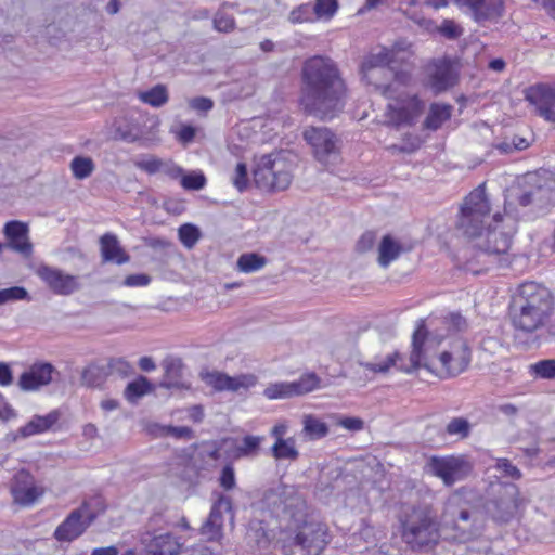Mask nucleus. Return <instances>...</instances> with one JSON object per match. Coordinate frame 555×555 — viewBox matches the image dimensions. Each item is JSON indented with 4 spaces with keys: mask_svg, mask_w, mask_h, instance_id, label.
Returning <instances> with one entry per match:
<instances>
[{
    "mask_svg": "<svg viewBox=\"0 0 555 555\" xmlns=\"http://www.w3.org/2000/svg\"><path fill=\"white\" fill-rule=\"evenodd\" d=\"M375 88L384 98L390 100L386 106V117L391 127L399 129L416 124L425 109V103L417 94L400 93L397 95L391 83L375 85Z\"/></svg>",
    "mask_w": 555,
    "mask_h": 555,
    "instance_id": "4",
    "label": "nucleus"
},
{
    "mask_svg": "<svg viewBox=\"0 0 555 555\" xmlns=\"http://www.w3.org/2000/svg\"><path fill=\"white\" fill-rule=\"evenodd\" d=\"M343 483V470L339 467L321 472L315 485V494L321 500H327L338 494Z\"/></svg>",
    "mask_w": 555,
    "mask_h": 555,
    "instance_id": "26",
    "label": "nucleus"
},
{
    "mask_svg": "<svg viewBox=\"0 0 555 555\" xmlns=\"http://www.w3.org/2000/svg\"><path fill=\"white\" fill-rule=\"evenodd\" d=\"M232 183L240 193H243L247 190L249 185V178L248 168L245 163H237L234 171V177L232 179Z\"/></svg>",
    "mask_w": 555,
    "mask_h": 555,
    "instance_id": "55",
    "label": "nucleus"
},
{
    "mask_svg": "<svg viewBox=\"0 0 555 555\" xmlns=\"http://www.w3.org/2000/svg\"><path fill=\"white\" fill-rule=\"evenodd\" d=\"M455 227L461 235L469 240L482 235L486 229V181L464 197Z\"/></svg>",
    "mask_w": 555,
    "mask_h": 555,
    "instance_id": "6",
    "label": "nucleus"
},
{
    "mask_svg": "<svg viewBox=\"0 0 555 555\" xmlns=\"http://www.w3.org/2000/svg\"><path fill=\"white\" fill-rule=\"evenodd\" d=\"M181 544L172 533H162L152 539L147 546V555H177Z\"/></svg>",
    "mask_w": 555,
    "mask_h": 555,
    "instance_id": "28",
    "label": "nucleus"
},
{
    "mask_svg": "<svg viewBox=\"0 0 555 555\" xmlns=\"http://www.w3.org/2000/svg\"><path fill=\"white\" fill-rule=\"evenodd\" d=\"M218 481L225 491L233 490L236 487V477L232 464H227L222 467Z\"/></svg>",
    "mask_w": 555,
    "mask_h": 555,
    "instance_id": "61",
    "label": "nucleus"
},
{
    "mask_svg": "<svg viewBox=\"0 0 555 555\" xmlns=\"http://www.w3.org/2000/svg\"><path fill=\"white\" fill-rule=\"evenodd\" d=\"M263 396L268 400H280L296 397L292 382H278L269 384Z\"/></svg>",
    "mask_w": 555,
    "mask_h": 555,
    "instance_id": "42",
    "label": "nucleus"
},
{
    "mask_svg": "<svg viewBox=\"0 0 555 555\" xmlns=\"http://www.w3.org/2000/svg\"><path fill=\"white\" fill-rule=\"evenodd\" d=\"M28 225L18 220H11L4 224L3 233L11 249L28 258L33 254V244L28 238Z\"/></svg>",
    "mask_w": 555,
    "mask_h": 555,
    "instance_id": "21",
    "label": "nucleus"
},
{
    "mask_svg": "<svg viewBox=\"0 0 555 555\" xmlns=\"http://www.w3.org/2000/svg\"><path fill=\"white\" fill-rule=\"evenodd\" d=\"M43 492L42 488L35 485L34 477L28 472L22 469L14 476L11 493L15 503L30 506Z\"/></svg>",
    "mask_w": 555,
    "mask_h": 555,
    "instance_id": "20",
    "label": "nucleus"
},
{
    "mask_svg": "<svg viewBox=\"0 0 555 555\" xmlns=\"http://www.w3.org/2000/svg\"><path fill=\"white\" fill-rule=\"evenodd\" d=\"M100 249L103 262L121 266L130 261V256L113 233H105L100 237Z\"/></svg>",
    "mask_w": 555,
    "mask_h": 555,
    "instance_id": "25",
    "label": "nucleus"
},
{
    "mask_svg": "<svg viewBox=\"0 0 555 555\" xmlns=\"http://www.w3.org/2000/svg\"><path fill=\"white\" fill-rule=\"evenodd\" d=\"M284 490V483H279L275 487L268 489L262 498V504L276 517L283 516L285 513L284 496L289 492Z\"/></svg>",
    "mask_w": 555,
    "mask_h": 555,
    "instance_id": "32",
    "label": "nucleus"
},
{
    "mask_svg": "<svg viewBox=\"0 0 555 555\" xmlns=\"http://www.w3.org/2000/svg\"><path fill=\"white\" fill-rule=\"evenodd\" d=\"M59 376L60 372L51 362L35 361L20 375L17 386L22 391L35 392L50 385Z\"/></svg>",
    "mask_w": 555,
    "mask_h": 555,
    "instance_id": "13",
    "label": "nucleus"
},
{
    "mask_svg": "<svg viewBox=\"0 0 555 555\" xmlns=\"http://www.w3.org/2000/svg\"><path fill=\"white\" fill-rule=\"evenodd\" d=\"M284 555H320L330 542L327 526L320 521H302L283 530L279 539Z\"/></svg>",
    "mask_w": 555,
    "mask_h": 555,
    "instance_id": "3",
    "label": "nucleus"
},
{
    "mask_svg": "<svg viewBox=\"0 0 555 555\" xmlns=\"http://www.w3.org/2000/svg\"><path fill=\"white\" fill-rule=\"evenodd\" d=\"M304 433L310 440H319L328 434V426L320 418L307 415L304 418Z\"/></svg>",
    "mask_w": 555,
    "mask_h": 555,
    "instance_id": "41",
    "label": "nucleus"
},
{
    "mask_svg": "<svg viewBox=\"0 0 555 555\" xmlns=\"http://www.w3.org/2000/svg\"><path fill=\"white\" fill-rule=\"evenodd\" d=\"M202 380L216 392L231 391L237 392L240 390H248L253 388L258 378L254 374H240L230 376L227 373L218 371H206L201 373Z\"/></svg>",
    "mask_w": 555,
    "mask_h": 555,
    "instance_id": "15",
    "label": "nucleus"
},
{
    "mask_svg": "<svg viewBox=\"0 0 555 555\" xmlns=\"http://www.w3.org/2000/svg\"><path fill=\"white\" fill-rule=\"evenodd\" d=\"M292 383L296 396H302L321 388V378L314 372L304 373Z\"/></svg>",
    "mask_w": 555,
    "mask_h": 555,
    "instance_id": "40",
    "label": "nucleus"
},
{
    "mask_svg": "<svg viewBox=\"0 0 555 555\" xmlns=\"http://www.w3.org/2000/svg\"><path fill=\"white\" fill-rule=\"evenodd\" d=\"M403 248L400 242L395 240L390 234L382 237L378 245L377 262L382 268H388L389 264L399 258Z\"/></svg>",
    "mask_w": 555,
    "mask_h": 555,
    "instance_id": "30",
    "label": "nucleus"
},
{
    "mask_svg": "<svg viewBox=\"0 0 555 555\" xmlns=\"http://www.w3.org/2000/svg\"><path fill=\"white\" fill-rule=\"evenodd\" d=\"M206 182V177L202 171L183 172L180 180L181 186L186 191H199L205 188Z\"/></svg>",
    "mask_w": 555,
    "mask_h": 555,
    "instance_id": "50",
    "label": "nucleus"
},
{
    "mask_svg": "<svg viewBox=\"0 0 555 555\" xmlns=\"http://www.w3.org/2000/svg\"><path fill=\"white\" fill-rule=\"evenodd\" d=\"M95 515L87 507L73 509L55 528L53 538L59 542L70 543L81 537L91 526Z\"/></svg>",
    "mask_w": 555,
    "mask_h": 555,
    "instance_id": "12",
    "label": "nucleus"
},
{
    "mask_svg": "<svg viewBox=\"0 0 555 555\" xmlns=\"http://www.w3.org/2000/svg\"><path fill=\"white\" fill-rule=\"evenodd\" d=\"M164 377L160 386L167 389H181L184 387L182 382L183 362L181 359L166 360L164 363Z\"/></svg>",
    "mask_w": 555,
    "mask_h": 555,
    "instance_id": "31",
    "label": "nucleus"
},
{
    "mask_svg": "<svg viewBox=\"0 0 555 555\" xmlns=\"http://www.w3.org/2000/svg\"><path fill=\"white\" fill-rule=\"evenodd\" d=\"M457 81V74L450 59L443 57L434 63V70L429 76V85L435 93L452 88Z\"/></svg>",
    "mask_w": 555,
    "mask_h": 555,
    "instance_id": "22",
    "label": "nucleus"
},
{
    "mask_svg": "<svg viewBox=\"0 0 555 555\" xmlns=\"http://www.w3.org/2000/svg\"><path fill=\"white\" fill-rule=\"evenodd\" d=\"M108 370L112 374L127 377L133 373V366L124 358H112L108 361Z\"/></svg>",
    "mask_w": 555,
    "mask_h": 555,
    "instance_id": "60",
    "label": "nucleus"
},
{
    "mask_svg": "<svg viewBox=\"0 0 555 555\" xmlns=\"http://www.w3.org/2000/svg\"><path fill=\"white\" fill-rule=\"evenodd\" d=\"M492 468L500 473L501 477L513 480H518L522 476L521 472L508 459H495V464Z\"/></svg>",
    "mask_w": 555,
    "mask_h": 555,
    "instance_id": "53",
    "label": "nucleus"
},
{
    "mask_svg": "<svg viewBox=\"0 0 555 555\" xmlns=\"http://www.w3.org/2000/svg\"><path fill=\"white\" fill-rule=\"evenodd\" d=\"M263 440L262 436L246 435L237 446L236 451L240 456L256 455Z\"/></svg>",
    "mask_w": 555,
    "mask_h": 555,
    "instance_id": "49",
    "label": "nucleus"
},
{
    "mask_svg": "<svg viewBox=\"0 0 555 555\" xmlns=\"http://www.w3.org/2000/svg\"><path fill=\"white\" fill-rule=\"evenodd\" d=\"M473 430V424L464 416L451 417L442 431V435L456 441L467 439Z\"/></svg>",
    "mask_w": 555,
    "mask_h": 555,
    "instance_id": "34",
    "label": "nucleus"
},
{
    "mask_svg": "<svg viewBox=\"0 0 555 555\" xmlns=\"http://www.w3.org/2000/svg\"><path fill=\"white\" fill-rule=\"evenodd\" d=\"M317 18L332 17L338 10L337 0H317L313 4Z\"/></svg>",
    "mask_w": 555,
    "mask_h": 555,
    "instance_id": "57",
    "label": "nucleus"
},
{
    "mask_svg": "<svg viewBox=\"0 0 555 555\" xmlns=\"http://www.w3.org/2000/svg\"><path fill=\"white\" fill-rule=\"evenodd\" d=\"M36 275L55 295L69 296L81 288L77 275L65 273L63 270L48 264L39 266Z\"/></svg>",
    "mask_w": 555,
    "mask_h": 555,
    "instance_id": "14",
    "label": "nucleus"
},
{
    "mask_svg": "<svg viewBox=\"0 0 555 555\" xmlns=\"http://www.w3.org/2000/svg\"><path fill=\"white\" fill-rule=\"evenodd\" d=\"M270 453L276 461L289 462L297 461L300 455L294 437H288L286 440L274 441L270 448Z\"/></svg>",
    "mask_w": 555,
    "mask_h": 555,
    "instance_id": "36",
    "label": "nucleus"
},
{
    "mask_svg": "<svg viewBox=\"0 0 555 555\" xmlns=\"http://www.w3.org/2000/svg\"><path fill=\"white\" fill-rule=\"evenodd\" d=\"M403 361V354H401L399 351H395L388 354L380 362H366L363 363L362 366L373 373H387L392 366H396L399 370L400 365H405Z\"/></svg>",
    "mask_w": 555,
    "mask_h": 555,
    "instance_id": "38",
    "label": "nucleus"
},
{
    "mask_svg": "<svg viewBox=\"0 0 555 555\" xmlns=\"http://www.w3.org/2000/svg\"><path fill=\"white\" fill-rule=\"evenodd\" d=\"M223 511L231 513L232 517L234 516L231 498L223 493H218L208 518L201 527V533L205 535L208 541H218L222 537Z\"/></svg>",
    "mask_w": 555,
    "mask_h": 555,
    "instance_id": "18",
    "label": "nucleus"
},
{
    "mask_svg": "<svg viewBox=\"0 0 555 555\" xmlns=\"http://www.w3.org/2000/svg\"><path fill=\"white\" fill-rule=\"evenodd\" d=\"M104 367L96 364H89L81 373V384L88 388H100L106 380Z\"/></svg>",
    "mask_w": 555,
    "mask_h": 555,
    "instance_id": "39",
    "label": "nucleus"
},
{
    "mask_svg": "<svg viewBox=\"0 0 555 555\" xmlns=\"http://www.w3.org/2000/svg\"><path fill=\"white\" fill-rule=\"evenodd\" d=\"M253 178L258 189L280 192L291 185L293 175L289 164L276 152L264 154L255 162Z\"/></svg>",
    "mask_w": 555,
    "mask_h": 555,
    "instance_id": "5",
    "label": "nucleus"
},
{
    "mask_svg": "<svg viewBox=\"0 0 555 555\" xmlns=\"http://www.w3.org/2000/svg\"><path fill=\"white\" fill-rule=\"evenodd\" d=\"M346 98L347 85L334 60L313 55L304 62L298 105L306 115L331 120L344 109Z\"/></svg>",
    "mask_w": 555,
    "mask_h": 555,
    "instance_id": "1",
    "label": "nucleus"
},
{
    "mask_svg": "<svg viewBox=\"0 0 555 555\" xmlns=\"http://www.w3.org/2000/svg\"><path fill=\"white\" fill-rule=\"evenodd\" d=\"M526 100L544 120L555 122V88L538 83L526 90Z\"/></svg>",
    "mask_w": 555,
    "mask_h": 555,
    "instance_id": "17",
    "label": "nucleus"
},
{
    "mask_svg": "<svg viewBox=\"0 0 555 555\" xmlns=\"http://www.w3.org/2000/svg\"><path fill=\"white\" fill-rule=\"evenodd\" d=\"M490 486L494 488L491 482ZM524 505L519 489L512 482L502 483L498 491L492 489V499L488 502V516L496 524H508L515 519Z\"/></svg>",
    "mask_w": 555,
    "mask_h": 555,
    "instance_id": "9",
    "label": "nucleus"
},
{
    "mask_svg": "<svg viewBox=\"0 0 555 555\" xmlns=\"http://www.w3.org/2000/svg\"><path fill=\"white\" fill-rule=\"evenodd\" d=\"M60 417L61 413L59 410H52L46 415H34L28 423L12 434V440L16 441L18 438L25 439L44 434L59 422Z\"/></svg>",
    "mask_w": 555,
    "mask_h": 555,
    "instance_id": "23",
    "label": "nucleus"
},
{
    "mask_svg": "<svg viewBox=\"0 0 555 555\" xmlns=\"http://www.w3.org/2000/svg\"><path fill=\"white\" fill-rule=\"evenodd\" d=\"M140 100L152 107H160L168 102V91L164 85H156L153 88L141 92Z\"/></svg>",
    "mask_w": 555,
    "mask_h": 555,
    "instance_id": "43",
    "label": "nucleus"
},
{
    "mask_svg": "<svg viewBox=\"0 0 555 555\" xmlns=\"http://www.w3.org/2000/svg\"><path fill=\"white\" fill-rule=\"evenodd\" d=\"M304 139L312 147L313 155L321 164H327L337 154L336 135L325 127H310L304 131Z\"/></svg>",
    "mask_w": 555,
    "mask_h": 555,
    "instance_id": "16",
    "label": "nucleus"
},
{
    "mask_svg": "<svg viewBox=\"0 0 555 555\" xmlns=\"http://www.w3.org/2000/svg\"><path fill=\"white\" fill-rule=\"evenodd\" d=\"M164 160L156 156L149 155L135 162V167L147 175H155L163 169Z\"/></svg>",
    "mask_w": 555,
    "mask_h": 555,
    "instance_id": "56",
    "label": "nucleus"
},
{
    "mask_svg": "<svg viewBox=\"0 0 555 555\" xmlns=\"http://www.w3.org/2000/svg\"><path fill=\"white\" fill-rule=\"evenodd\" d=\"M439 361L441 363L440 377H453L461 374L469 364L470 353L469 349L465 344H462V354L455 358L452 352L443 351Z\"/></svg>",
    "mask_w": 555,
    "mask_h": 555,
    "instance_id": "27",
    "label": "nucleus"
},
{
    "mask_svg": "<svg viewBox=\"0 0 555 555\" xmlns=\"http://www.w3.org/2000/svg\"><path fill=\"white\" fill-rule=\"evenodd\" d=\"M115 138L127 143H135L142 139L140 127L132 122H115Z\"/></svg>",
    "mask_w": 555,
    "mask_h": 555,
    "instance_id": "44",
    "label": "nucleus"
},
{
    "mask_svg": "<svg viewBox=\"0 0 555 555\" xmlns=\"http://www.w3.org/2000/svg\"><path fill=\"white\" fill-rule=\"evenodd\" d=\"M214 27L221 33H229L235 27V20L232 15L223 12L222 9L218 10L214 17Z\"/></svg>",
    "mask_w": 555,
    "mask_h": 555,
    "instance_id": "58",
    "label": "nucleus"
},
{
    "mask_svg": "<svg viewBox=\"0 0 555 555\" xmlns=\"http://www.w3.org/2000/svg\"><path fill=\"white\" fill-rule=\"evenodd\" d=\"M267 263V258L257 253L242 254L236 262L237 270L243 273H253L262 269Z\"/></svg>",
    "mask_w": 555,
    "mask_h": 555,
    "instance_id": "37",
    "label": "nucleus"
},
{
    "mask_svg": "<svg viewBox=\"0 0 555 555\" xmlns=\"http://www.w3.org/2000/svg\"><path fill=\"white\" fill-rule=\"evenodd\" d=\"M154 385L147 377L140 375L133 380L129 382L125 388L124 396L130 403H137L142 397L152 392Z\"/></svg>",
    "mask_w": 555,
    "mask_h": 555,
    "instance_id": "35",
    "label": "nucleus"
},
{
    "mask_svg": "<svg viewBox=\"0 0 555 555\" xmlns=\"http://www.w3.org/2000/svg\"><path fill=\"white\" fill-rule=\"evenodd\" d=\"M427 467L447 487L466 479L474 469L473 462L466 454L434 455L427 462Z\"/></svg>",
    "mask_w": 555,
    "mask_h": 555,
    "instance_id": "10",
    "label": "nucleus"
},
{
    "mask_svg": "<svg viewBox=\"0 0 555 555\" xmlns=\"http://www.w3.org/2000/svg\"><path fill=\"white\" fill-rule=\"evenodd\" d=\"M189 107L198 114H206L214 107V101L207 96H195L189 101Z\"/></svg>",
    "mask_w": 555,
    "mask_h": 555,
    "instance_id": "62",
    "label": "nucleus"
},
{
    "mask_svg": "<svg viewBox=\"0 0 555 555\" xmlns=\"http://www.w3.org/2000/svg\"><path fill=\"white\" fill-rule=\"evenodd\" d=\"M552 308L551 292L534 281H527L518 285L508 306L513 326L524 333H532L544 326Z\"/></svg>",
    "mask_w": 555,
    "mask_h": 555,
    "instance_id": "2",
    "label": "nucleus"
},
{
    "mask_svg": "<svg viewBox=\"0 0 555 555\" xmlns=\"http://www.w3.org/2000/svg\"><path fill=\"white\" fill-rule=\"evenodd\" d=\"M453 107L444 103H431L428 115L426 116L423 127L430 131H437L452 116Z\"/></svg>",
    "mask_w": 555,
    "mask_h": 555,
    "instance_id": "29",
    "label": "nucleus"
},
{
    "mask_svg": "<svg viewBox=\"0 0 555 555\" xmlns=\"http://www.w3.org/2000/svg\"><path fill=\"white\" fill-rule=\"evenodd\" d=\"M405 40H398L391 47H380L378 52H372L365 55L360 65V74L362 80L367 83L371 81V72L377 68L389 67L391 64L401 62L400 53H404L409 49Z\"/></svg>",
    "mask_w": 555,
    "mask_h": 555,
    "instance_id": "11",
    "label": "nucleus"
},
{
    "mask_svg": "<svg viewBox=\"0 0 555 555\" xmlns=\"http://www.w3.org/2000/svg\"><path fill=\"white\" fill-rule=\"evenodd\" d=\"M530 373L543 379H555V359L541 360L531 364Z\"/></svg>",
    "mask_w": 555,
    "mask_h": 555,
    "instance_id": "52",
    "label": "nucleus"
},
{
    "mask_svg": "<svg viewBox=\"0 0 555 555\" xmlns=\"http://www.w3.org/2000/svg\"><path fill=\"white\" fill-rule=\"evenodd\" d=\"M423 140L417 134L408 133L403 137L401 144L392 145L395 151L412 154L421 149Z\"/></svg>",
    "mask_w": 555,
    "mask_h": 555,
    "instance_id": "54",
    "label": "nucleus"
},
{
    "mask_svg": "<svg viewBox=\"0 0 555 555\" xmlns=\"http://www.w3.org/2000/svg\"><path fill=\"white\" fill-rule=\"evenodd\" d=\"M286 489L289 493L284 496V503L286 506L283 516H287L289 518L304 516L306 511V501L299 492V489L296 486L284 483V490Z\"/></svg>",
    "mask_w": 555,
    "mask_h": 555,
    "instance_id": "33",
    "label": "nucleus"
},
{
    "mask_svg": "<svg viewBox=\"0 0 555 555\" xmlns=\"http://www.w3.org/2000/svg\"><path fill=\"white\" fill-rule=\"evenodd\" d=\"M70 169L76 179L83 180L93 172L94 163L90 157L75 156L70 162Z\"/></svg>",
    "mask_w": 555,
    "mask_h": 555,
    "instance_id": "46",
    "label": "nucleus"
},
{
    "mask_svg": "<svg viewBox=\"0 0 555 555\" xmlns=\"http://www.w3.org/2000/svg\"><path fill=\"white\" fill-rule=\"evenodd\" d=\"M459 8L470 14L479 24L486 22V0H454Z\"/></svg>",
    "mask_w": 555,
    "mask_h": 555,
    "instance_id": "45",
    "label": "nucleus"
},
{
    "mask_svg": "<svg viewBox=\"0 0 555 555\" xmlns=\"http://www.w3.org/2000/svg\"><path fill=\"white\" fill-rule=\"evenodd\" d=\"M428 336V330L424 320H420L412 335V349L410 352V364L400 365L399 371L411 374L422 366L424 359V345Z\"/></svg>",
    "mask_w": 555,
    "mask_h": 555,
    "instance_id": "24",
    "label": "nucleus"
},
{
    "mask_svg": "<svg viewBox=\"0 0 555 555\" xmlns=\"http://www.w3.org/2000/svg\"><path fill=\"white\" fill-rule=\"evenodd\" d=\"M317 20L313 5L310 3H302L294 8L288 15V21L292 24L310 23Z\"/></svg>",
    "mask_w": 555,
    "mask_h": 555,
    "instance_id": "48",
    "label": "nucleus"
},
{
    "mask_svg": "<svg viewBox=\"0 0 555 555\" xmlns=\"http://www.w3.org/2000/svg\"><path fill=\"white\" fill-rule=\"evenodd\" d=\"M516 231V221L509 215L495 214L488 224V266L498 263L499 267L509 264L506 256L512 236Z\"/></svg>",
    "mask_w": 555,
    "mask_h": 555,
    "instance_id": "8",
    "label": "nucleus"
},
{
    "mask_svg": "<svg viewBox=\"0 0 555 555\" xmlns=\"http://www.w3.org/2000/svg\"><path fill=\"white\" fill-rule=\"evenodd\" d=\"M30 299L31 298L28 291L23 286H11L8 288L0 289V306L11 301H29Z\"/></svg>",
    "mask_w": 555,
    "mask_h": 555,
    "instance_id": "51",
    "label": "nucleus"
},
{
    "mask_svg": "<svg viewBox=\"0 0 555 555\" xmlns=\"http://www.w3.org/2000/svg\"><path fill=\"white\" fill-rule=\"evenodd\" d=\"M438 33L448 40H455L463 35V28L453 20H443Z\"/></svg>",
    "mask_w": 555,
    "mask_h": 555,
    "instance_id": "59",
    "label": "nucleus"
},
{
    "mask_svg": "<svg viewBox=\"0 0 555 555\" xmlns=\"http://www.w3.org/2000/svg\"><path fill=\"white\" fill-rule=\"evenodd\" d=\"M521 184L526 188L517 195L521 207L532 205L538 209H542L550 203L551 190L540 184V178L535 172L525 175Z\"/></svg>",
    "mask_w": 555,
    "mask_h": 555,
    "instance_id": "19",
    "label": "nucleus"
},
{
    "mask_svg": "<svg viewBox=\"0 0 555 555\" xmlns=\"http://www.w3.org/2000/svg\"><path fill=\"white\" fill-rule=\"evenodd\" d=\"M402 538L413 550L422 548L438 541V529L427 507H413L401 521Z\"/></svg>",
    "mask_w": 555,
    "mask_h": 555,
    "instance_id": "7",
    "label": "nucleus"
},
{
    "mask_svg": "<svg viewBox=\"0 0 555 555\" xmlns=\"http://www.w3.org/2000/svg\"><path fill=\"white\" fill-rule=\"evenodd\" d=\"M178 237L186 248H192L201 238V230L193 223H183L178 229Z\"/></svg>",
    "mask_w": 555,
    "mask_h": 555,
    "instance_id": "47",
    "label": "nucleus"
},
{
    "mask_svg": "<svg viewBox=\"0 0 555 555\" xmlns=\"http://www.w3.org/2000/svg\"><path fill=\"white\" fill-rule=\"evenodd\" d=\"M151 276L145 273H135L126 276L122 285L127 287H144L151 283Z\"/></svg>",
    "mask_w": 555,
    "mask_h": 555,
    "instance_id": "64",
    "label": "nucleus"
},
{
    "mask_svg": "<svg viewBox=\"0 0 555 555\" xmlns=\"http://www.w3.org/2000/svg\"><path fill=\"white\" fill-rule=\"evenodd\" d=\"M375 244H376L375 232L366 231L358 240L356 249L359 253H367L374 248Z\"/></svg>",
    "mask_w": 555,
    "mask_h": 555,
    "instance_id": "63",
    "label": "nucleus"
}]
</instances>
